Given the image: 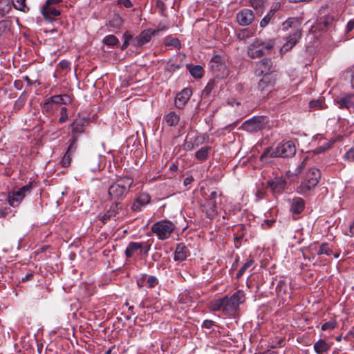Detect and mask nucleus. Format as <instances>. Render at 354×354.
Here are the masks:
<instances>
[{
  "label": "nucleus",
  "mask_w": 354,
  "mask_h": 354,
  "mask_svg": "<svg viewBox=\"0 0 354 354\" xmlns=\"http://www.w3.org/2000/svg\"><path fill=\"white\" fill-rule=\"evenodd\" d=\"M133 184V178L124 176L117 178L108 189V194L114 203H120L126 198Z\"/></svg>",
  "instance_id": "obj_1"
},
{
  "label": "nucleus",
  "mask_w": 354,
  "mask_h": 354,
  "mask_svg": "<svg viewBox=\"0 0 354 354\" xmlns=\"http://www.w3.org/2000/svg\"><path fill=\"white\" fill-rule=\"evenodd\" d=\"M296 153V147L292 141H287L279 143L274 149L267 147L260 157V160L266 161V159L270 158H290Z\"/></svg>",
  "instance_id": "obj_2"
},
{
  "label": "nucleus",
  "mask_w": 354,
  "mask_h": 354,
  "mask_svg": "<svg viewBox=\"0 0 354 354\" xmlns=\"http://www.w3.org/2000/svg\"><path fill=\"white\" fill-rule=\"evenodd\" d=\"M321 177V172L317 168H310L306 172L301 185L297 187V192L301 194H306L315 188Z\"/></svg>",
  "instance_id": "obj_3"
},
{
  "label": "nucleus",
  "mask_w": 354,
  "mask_h": 354,
  "mask_svg": "<svg viewBox=\"0 0 354 354\" xmlns=\"http://www.w3.org/2000/svg\"><path fill=\"white\" fill-rule=\"evenodd\" d=\"M274 41L270 40L268 42H264L260 39H257L251 44L248 48V55L250 58L255 59L261 57L273 48Z\"/></svg>",
  "instance_id": "obj_4"
},
{
  "label": "nucleus",
  "mask_w": 354,
  "mask_h": 354,
  "mask_svg": "<svg viewBox=\"0 0 354 354\" xmlns=\"http://www.w3.org/2000/svg\"><path fill=\"white\" fill-rule=\"evenodd\" d=\"M244 130L250 132H257L271 127L269 120L266 116H255L245 121L242 125Z\"/></svg>",
  "instance_id": "obj_5"
},
{
  "label": "nucleus",
  "mask_w": 354,
  "mask_h": 354,
  "mask_svg": "<svg viewBox=\"0 0 354 354\" xmlns=\"http://www.w3.org/2000/svg\"><path fill=\"white\" fill-rule=\"evenodd\" d=\"M174 229L175 225L168 220L158 221L154 223L151 227V231L156 234L160 240H165L169 238Z\"/></svg>",
  "instance_id": "obj_6"
},
{
  "label": "nucleus",
  "mask_w": 354,
  "mask_h": 354,
  "mask_svg": "<svg viewBox=\"0 0 354 354\" xmlns=\"http://www.w3.org/2000/svg\"><path fill=\"white\" fill-rule=\"evenodd\" d=\"M209 66L212 75L216 78H225L229 75V70L220 55H216L212 57Z\"/></svg>",
  "instance_id": "obj_7"
},
{
  "label": "nucleus",
  "mask_w": 354,
  "mask_h": 354,
  "mask_svg": "<svg viewBox=\"0 0 354 354\" xmlns=\"http://www.w3.org/2000/svg\"><path fill=\"white\" fill-rule=\"evenodd\" d=\"M33 183L30 182L25 186L19 188L17 191H13L10 193L8 196V201L10 206L17 207L19 205V203L22 201L27 194L31 192L33 188Z\"/></svg>",
  "instance_id": "obj_8"
},
{
  "label": "nucleus",
  "mask_w": 354,
  "mask_h": 354,
  "mask_svg": "<svg viewBox=\"0 0 354 354\" xmlns=\"http://www.w3.org/2000/svg\"><path fill=\"white\" fill-rule=\"evenodd\" d=\"M155 32L151 29H147L141 32V33L132 39V46L135 47H140L150 41Z\"/></svg>",
  "instance_id": "obj_9"
},
{
  "label": "nucleus",
  "mask_w": 354,
  "mask_h": 354,
  "mask_svg": "<svg viewBox=\"0 0 354 354\" xmlns=\"http://www.w3.org/2000/svg\"><path fill=\"white\" fill-rule=\"evenodd\" d=\"M302 35L301 30H295L289 37H288L287 41L283 45L281 48V53H285L290 50L301 39Z\"/></svg>",
  "instance_id": "obj_10"
},
{
  "label": "nucleus",
  "mask_w": 354,
  "mask_h": 354,
  "mask_svg": "<svg viewBox=\"0 0 354 354\" xmlns=\"http://www.w3.org/2000/svg\"><path fill=\"white\" fill-rule=\"evenodd\" d=\"M192 95V91L189 88H185L183 89L180 93H178L175 98V106L178 109H183L186 103L190 99Z\"/></svg>",
  "instance_id": "obj_11"
},
{
  "label": "nucleus",
  "mask_w": 354,
  "mask_h": 354,
  "mask_svg": "<svg viewBox=\"0 0 354 354\" xmlns=\"http://www.w3.org/2000/svg\"><path fill=\"white\" fill-rule=\"evenodd\" d=\"M254 19L253 12L249 9H243L236 15L237 22L241 26H248L250 24Z\"/></svg>",
  "instance_id": "obj_12"
},
{
  "label": "nucleus",
  "mask_w": 354,
  "mask_h": 354,
  "mask_svg": "<svg viewBox=\"0 0 354 354\" xmlns=\"http://www.w3.org/2000/svg\"><path fill=\"white\" fill-rule=\"evenodd\" d=\"M272 62L269 58H264L259 61L256 67V73L258 75H266L271 72Z\"/></svg>",
  "instance_id": "obj_13"
},
{
  "label": "nucleus",
  "mask_w": 354,
  "mask_h": 354,
  "mask_svg": "<svg viewBox=\"0 0 354 354\" xmlns=\"http://www.w3.org/2000/svg\"><path fill=\"white\" fill-rule=\"evenodd\" d=\"M337 103L341 109L345 108L349 111L353 110L354 111V93L344 95L337 100Z\"/></svg>",
  "instance_id": "obj_14"
},
{
  "label": "nucleus",
  "mask_w": 354,
  "mask_h": 354,
  "mask_svg": "<svg viewBox=\"0 0 354 354\" xmlns=\"http://www.w3.org/2000/svg\"><path fill=\"white\" fill-rule=\"evenodd\" d=\"M268 184L273 192L281 193L285 189L286 181L282 177H277L269 180Z\"/></svg>",
  "instance_id": "obj_15"
},
{
  "label": "nucleus",
  "mask_w": 354,
  "mask_h": 354,
  "mask_svg": "<svg viewBox=\"0 0 354 354\" xmlns=\"http://www.w3.org/2000/svg\"><path fill=\"white\" fill-rule=\"evenodd\" d=\"M223 313L227 315H234L239 310V306L235 301L232 300L231 297H224Z\"/></svg>",
  "instance_id": "obj_16"
},
{
  "label": "nucleus",
  "mask_w": 354,
  "mask_h": 354,
  "mask_svg": "<svg viewBox=\"0 0 354 354\" xmlns=\"http://www.w3.org/2000/svg\"><path fill=\"white\" fill-rule=\"evenodd\" d=\"M189 254V252L184 243L177 245L174 252V260L177 261H183L186 259Z\"/></svg>",
  "instance_id": "obj_17"
},
{
  "label": "nucleus",
  "mask_w": 354,
  "mask_h": 354,
  "mask_svg": "<svg viewBox=\"0 0 354 354\" xmlns=\"http://www.w3.org/2000/svg\"><path fill=\"white\" fill-rule=\"evenodd\" d=\"M41 12L44 18L49 21L52 19V17L60 15V11L55 8L54 6L49 5L46 6V3L42 6Z\"/></svg>",
  "instance_id": "obj_18"
},
{
  "label": "nucleus",
  "mask_w": 354,
  "mask_h": 354,
  "mask_svg": "<svg viewBox=\"0 0 354 354\" xmlns=\"http://www.w3.org/2000/svg\"><path fill=\"white\" fill-rule=\"evenodd\" d=\"M122 208V204L120 203H113L109 209L102 216V221L105 223L111 218L115 216L118 213V210Z\"/></svg>",
  "instance_id": "obj_19"
},
{
  "label": "nucleus",
  "mask_w": 354,
  "mask_h": 354,
  "mask_svg": "<svg viewBox=\"0 0 354 354\" xmlns=\"http://www.w3.org/2000/svg\"><path fill=\"white\" fill-rule=\"evenodd\" d=\"M88 124V120L85 118H76L73 124L72 132L73 133H81L84 132V127Z\"/></svg>",
  "instance_id": "obj_20"
},
{
  "label": "nucleus",
  "mask_w": 354,
  "mask_h": 354,
  "mask_svg": "<svg viewBox=\"0 0 354 354\" xmlns=\"http://www.w3.org/2000/svg\"><path fill=\"white\" fill-rule=\"evenodd\" d=\"M64 97L68 98V96L66 95H53V96H51V97L47 98L45 100V102L44 104V109H50V106L52 104H66V102L64 101Z\"/></svg>",
  "instance_id": "obj_21"
},
{
  "label": "nucleus",
  "mask_w": 354,
  "mask_h": 354,
  "mask_svg": "<svg viewBox=\"0 0 354 354\" xmlns=\"http://www.w3.org/2000/svg\"><path fill=\"white\" fill-rule=\"evenodd\" d=\"M304 201L301 198H294L291 201L290 211L294 214H300L304 209Z\"/></svg>",
  "instance_id": "obj_22"
},
{
  "label": "nucleus",
  "mask_w": 354,
  "mask_h": 354,
  "mask_svg": "<svg viewBox=\"0 0 354 354\" xmlns=\"http://www.w3.org/2000/svg\"><path fill=\"white\" fill-rule=\"evenodd\" d=\"M100 156L95 155L89 158L86 161V167L92 171L100 170Z\"/></svg>",
  "instance_id": "obj_23"
},
{
  "label": "nucleus",
  "mask_w": 354,
  "mask_h": 354,
  "mask_svg": "<svg viewBox=\"0 0 354 354\" xmlns=\"http://www.w3.org/2000/svg\"><path fill=\"white\" fill-rule=\"evenodd\" d=\"M122 24L123 19L122 17L118 14H114L109 20L106 26L114 30H120Z\"/></svg>",
  "instance_id": "obj_24"
},
{
  "label": "nucleus",
  "mask_w": 354,
  "mask_h": 354,
  "mask_svg": "<svg viewBox=\"0 0 354 354\" xmlns=\"http://www.w3.org/2000/svg\"><path fill=\"white\" fill-rule=\"evenodd\" d=\"M12 21L10 19L0 21V38L6 37L10 32Z\"/></svg>",
  "instance_id": "obj_25"
},
{
  "label": "nucleus",
  "mask_w": 354,
  "mask_h": 354,
  "mask_svg": "<svg viewBox=\"0 0 354 354\" xmlns=\"http://www.w3.org/2000/svg\"><path fill=\"white\" fill-rule=\"evenodd\" d=\"M206 207L207 216L210 219L215 218L218 214L216 201H207Z\"/></svg>",
  "instance_id": "obj_26"
},
{
  "label": "nucleus",
  "mask_w": 354,
  "mask_h": 354,
  "mask_svg": "<svg viewBox=\"0 0 354 354\" xmlns=\"http://www.w3.org/2000/svg\"><path fill=\"white\" fill-rule=\"evenodd\" d=\"M211 149L212 147L209 146H205L201 147L196 152V158L201 162L206 160L208 158L209 152Z\"/></svg>",
  "instance_id": "obj_27"
},
{
  "label": "nucleus",
  "mask_w": 354,
  "mask_h": 354,
  "mask_svg": "<svg viewBox=\"0 0 354 354\" xmlns=\"http://www.w3.org/2000/svg\"><path fill=\"white\" fill-rule=\"evenodd\" d=\"M142 248V243L130 242L125 250L127 257H131L135 252Z\"/></svg>",
  "instance_id": "obj_28"
},
{
  "label": "nucleus",
  "mask_w": 354,
  "mask_h": 354,
  "mask_svg": "<svg viewBox=\"0 0 354 354\" xmlns=\"http://www.w3.org/2000/svg\"><path fill=\"white\" fill-rule=\"evenodd\" d=\"M179 120L180 116L174 111L169 113L165 117L166 123L170 127L176 126L178 123Z\"/></svg>",
  "instance_id": "obj_29"
},
{
  "label": "nucleus",
  "mask_w": 354,
  "mask_h": 354,
  "mask_svg": "<svg viewBox=\"0 0 354 354\" xmlns=\"http://www.w3.org/2000/svg\"><path fill=\"white\" fill-rule=\"evenodd\" d=\"M329 348L330 346L323 339L318 340L314 344V349L319 354L328 351Z\"/></svg>",
  "instance_id": "obj_30"
},
{
  "label": "nucleus",
  "mask_w": 354,
  "mask_h": 354,
  "mask_svg": "<svg viewBox=\"0 0 354 354\" xmlns=\"http://www.w3.org/2000/svg\"><path fill=\"white\" fill-rule=\"evenodd\" d=\"M187 68L189 69L190 74L194 78L199 79L203 77L204 71L202 66L199 65H196L194 66H187Z\"/></svg>",
  "instance_id": "obj_31"
},
{
  "label": "nucleus",
  "mask_w": 354,
  "mask_h": 354,
  "mask_svg": "<svg viewBox=\"0 0 354 354\" xmlns=\"http://www.w3.org/2000/svg\"><path fill=\"white\" fill-rule=\"evenodd\" d=\"M12 9L10 0H0V16L3 17L8 14Z\"/></svg>",
  "instance_id": "obj_32"
},
{
  "label": "nucleus",
  "mask_w": 354,
  "mask_h": 354,
  "mask_svg": "<svg viewBox=\"0 0 354 354\" xmlns=\"http://www.w3.org/2000/svg\"><path fill=\"white\" fill-rule=\"evenodd\" d=\"M254 35V32L252 30H250L249 28H244L241 30L237 33V38L239 41H246L248 39L252 37Z\"/></svg>",
  "instance_id": "obj_33"
},
{
  "label": "nucleus",
  "mask_w": 354,
  "mask_h": 354,
  "mask_svg": "<svg viewBox=\"0 0 354 354\" xmlns=\"http://www.w3.org/2000/svg\"><path fill=\"white\" fill-rule=\"evenodd\" d=\"M224 297L212 301L210 304L211 310L213 311L222 310L224 308Z\"/></svg>",
  "instance_id": "obj_34"
},
{
  "label": "nucleus",
  "mask_w": 354,
  "mask_h": 354,
  "mask_svg": "<svg viewBox=\"0 0 354 354\" xmlns=\"http://www.w3.org/2000/svg\"><path fill=\"white\" fill-rule=\"evenodd\" d=\"M14 8L16 10L28 12L29 8L26 5V0H12Z\"/></svg>",
  "instance_id": "obj_35"
},
{
  "label": "nucleus",
  "mask_w": 354,
  "mask_h": 354,
  "mask_svg": "<svg viewBox=\"0 0 354 354\" xmlns=\"http://www.w3.org/2000/svg\"><path fill=\"white\" fill-rule=\"evenodd\" d=\"M165 44L167 46H174L177 49H180L181 48L180 40L176 37H166L165 39Z\"/></svg>",
  "instance_id": "obj_36"
},
{
  "label": "nucleus",
  "mask_w": 354,
  "mask_h": 354,
  "mask_svg": "<svg viewBox=\"0 0 354 354\" xmlns=\"http://www.w3.org/2000/svg\"><path fill=\"white\" fill-rule=\"evenodd\" d=\"M309 106H310V109H313L315 110L324 109L326 108L324 100L321 98H319L317 100H311L309 102Z\"/></svg>",
  "instance_id": "obj_37"
},
{
  "label": "nucleus",
  "mask_w": 354,
  "mask_h": 354,
  "mask_svg": "<svg viewBox=\"0 0 354 354\" xmlns=\"http://www.w3.org/2000/svg\"><path fill=\"white\" fill-rule=\"evenodd\" d=\"M277 10V8H274V9H271L267 15L261 19L260 22V26L262 28L266 27L270 21L271 19L274 15V12Z\"/></svg>",
  "instance_id": "obj_38"
},
{
  "label": "nucleus",
  "mask_w": 354,
  "mask_h": 354,
  "mask_svg": "<svg viewBox=\"0 0 354 354\" xmlns=\"http://www.w3.org/2000/svg\"><path fill=\"white\" fill-rule=\"evenodd\" d=\"M103 43L109 46H115L119 44V40L115 36L110 35L103 39Z\"/></svg>",
  "instance_id": "obj_39"
},
{
  "label": "nucleus",
  "mask_w": 354,
  "mask_h": 354,
  "mask_svg": "<svg viewBox=\"0 0 354 354\" xmlns=\"http://www.w3.org/2000/svg\"><path fill=\"white\" fill-rule=\"evenodd\" d=\"M230 297L233 301H235V303L237 304L238 306H239L241 304L243 303L245 300L244 293L241 290L236 292Z\"/></svg>",
  "instance_id": "obj_40"
},
{
  "label": "nucleus",
  "mask_w": 354,
  "mask_h": 354,
  "mask_svg": "<svg viewBox=\"0 0 354 354\" xmlns=\"http://www.w3.org/2000/svg\"><path fill=\"white\" fill-rule=\"evenodd\" d=\"M254 261L253 259H250L247 262H245L243 266L240 268V270L238 271L236 274V278L239 279L245 272L247 269L252 266L254 264Z\"/></svg>",
  "instance_id": "obj_41"
},
{
  "label": "nucleus",
  "mask_w": 354,
  "mask_h": 354,
  "mask_svg": "<svg viewBox=\"0 0 354 354\" xmlns=\"http://www.w3.org/2000/svg\"><path fill=\"white\" fill-rule=\"evenodd\" d=\"M300 21L297 18L290 17L283 23V29L287 30L295 24H299Z\"/></svg>",
  "instance_id": "obj_42"
},
{
  "label": "nucleus",
  "mask_w": 354,
  "mask_h": 354,
  "mask_svg": "<svg viewBox=\"0 0 354 354\" xmlns=\"http://www.w3.org/2000/svg\"><path fill=\"white\" fill-rule=\"evenodd\" d=\"M151 197L147 194H141L137 198L136 201L141 204L143 207L145 206L147 204H148L150 202Z\"/></svg>",
  "instance_id": "obj_43"
},
{
  "label": "nucleus",
  "mask_w": 354,
  "mask_h": 354,
  "mask_svg": "<svg viewBox=\"0 0 354 354\" xmlns=\"http://www.w3.org/2000/svg\"><path fill=\"white\" fill-rule=\"evenodd\" d=\"M333 251L328 248V243H324L320 245L319 250L317 252L318 254H326L328 256L331 255Z\"/></svg>",
  "instance_id": "obj_44"
},
{
  "label": "nucleus",
  "mask_w": 354,
  "mask_h": 354,
  "mask_svg": "<svg viewBox=\"0 0 354 354\" xmlns=\"http://www.w3.org/2000/svg\"><path fill=\"white\" fill-rule=\"evenodd\" d=\"M77 137L73 136L71 140V142L68 147L66 152H68L71 154L74 153L77 149Z\"/></svg>",
  "instance_id": "obj_45"
},
{
  "label": "nucleus",
  "mask_w": 354,
  "mask_h": 354,
  "mask_svg": "<svg viewBox=\"0 0 354 354\" xmlns=\"http://www.w3.org/2000/svg\"><path fill=\"white\" fill-rule=\"evenodd\" d=\"M71 153L66 152L61 160V165L64 167H67L70 165L71 161Z\"/></svg>",
  "instance_id": "obj_46"
},
{
  "label": "nucleus",
  "mask_w": 354,
  "mask_h": 354,
  "mask_svg": "<svg viewBox=\"0 0 354 354\" xmlns=\"http://www.w3.org/2000/svg\"><path fill=\"white\" fill-rule=\"evenodd\" d=\"M250 5L255 10H261L264 7V1L263 0H250Z\"/></svg>",
  "instance_id": "obj_47"
},
{
  "label": "nucleus",
  "mask_w": 354,
  "mask_h": 354,
  "mask_svg": "<svg viewBox=\"0 0 354 354\" xmlns=\"http://www.w3.org/2000/svg\"><path fill=\"white\" fill-rule=\"evenodd\" d=\"M333 21H334V17L333 16L328 15V16H326V17H324V19H323L321 21L320 24H323L325 28H327L333 24Z\"/></svg>",
  "instance_id": "obj_48"
},
{
  "label": "nucleus",
  "mask_w": 354,
  "mask_h": 354,
  "mask_svg": "<svg viewBox=\"0 0 354 354\" xmlns=\"http://www.w3.org/2000/svg\"><path fill=\"white\" fill-rule=\"evenodd\" d=\"M158 282L157 278L154 276H149L147 279V284L150 288L155 287L158 284Z\"/></svg>",
  "instance_id": "obj_49"
},
{
  "label": "nucleus",
  "mask_w": 354,
  "mask_h": 354,
  "mask_svg": "<svg viewBox=\"0 0 354 354\" xmlns=\"http://www.w3.org/2000/svg\"><path fill=\"white\" fill-rule=\"evenodd\" d=\"M344 158L349 162L354 161V147H351L344 156Z\"/></svg>",
  "instance_id": "obj_50"
},
{
  "label": "nucleus",
  "mask_w": 354,
  "mask_h": 354,
  "mask_svg": "<svg viewBox=\"0 0 354 354\" xmlns=\"http://www.w3.org/2000/svg\"><path fill=\"white\" fill-rule=\"evenodd\" d=\"M336 326V323L333 321H330L328 322H325L322 326V330H331L333 329Z\"/></svg>",
  "instance_id": "obj_51"
},
{
  "label": "nucleus",
  "mask_w": 354,
  "mask_h": 354,
  "mask_svg": "<svg viewBox=\"0 0 354 354\" xmlns=\"http://www.w3.org/2000/svg\"><path fill=\"white\" fill-rule=\"evenodd\" d=\"M60 113H61V117L59 120V123H63L64 122H66L68 119V115H67V109L66 107H62L61 109V111H60Z\"/></svg>",
  "instance_id": "obj_52"
},
{
  "label": "nucleus",
  "mask_w": 354,
  "mask_h": 354,
  "mask_svg": "<svg viewBox=\"0 0 354 354\" xmlns=\"http://www.w3.org/2000/svg\"><path fill=\"white\" fill-rule=\"evenodd\" d=\"M269 86L270 84L266 78L261 79L258 84V88L261 91L267 89Z\"/></svg>",
  "instance_id": "obj_53"
},
{
  "label": "nucleus",
  "mask_w": 354,
  "mask_h": 354,
  "mask_svg": "<svg viewBox=\"0 0 354 354\" xmlns=\"http://www.w3.org/2000/svg\"><path fill=\"white\" fill-rule=\"evenodd\" d=\"M196 145L194 142H192L191 141L186 140L183 145V149L186 151H191L196 147Z\"/></svg>",
  "instance_id": "obj_54"
},
{
  "label": "nucleus",
  "mask_w": 354,
  "mask_h": 354,
  "mask_svg": "<svg viewBox=\"0 0 354 354\" xmlns=\"http://www.w3.org/2000/svg\"><path fill=\"white\" fill-rule=\"evenodd\" d=\"M214 87V82H209L207 86H205V89L203 90V94L209 95L212 90Z\"/></svg>",
  "instance_id": "obj_55"
},
{
  "label": "nucleus",
  "mask_w": 354,
  "mask_h": 354,
  "mask_svg": "<svg viewBox=\"0 0 354 354\" xmlns=\"http://www.w3.org/2000/svg\"><path fill=\"white\" fill-rule=\"evenodd\" d=\"M156 7L159 9L162 15H163L165 10V5L161 0H157L156 2Z\"/></svg>",
  "instance_id": "obj_56"
},
{
  "label": "nucleus",
  "mask_w": 354,
  "mask_h": 354,
  "mask_svg": "<svg viewBox=\"0 0 354 354\" xmlns=\"http://www.w3.org/2000/svg\"><path fill=\"white\" fill-rule=\"evenodd\" d=\"M330 146H331V145L330 143H326L324 145H322V146H321L319 147H317L315 149V152L317 153H318L324 152L326 150L328 149L330 147Z\"/></svg>",
  "instance_id": "obj_57"
},
{
  "label": "nucleus",
  "mask_w": 354,
  "mask_h": 354,
  "mask_svg": "<svg viewBox=\"0 0 354 354\" xmlns=\"http://www.w3.org/2000/svg\"><path fill=\"white\" fill-rule=\"evenodd\" d=\"M142 207L143 206L141 205V204H140V203L136 200V201L133 203L131 206V209L133 212H140L141 211Z\"/></svg>",
  "instance_id": "obj_58"
},
{
  "label": "nucleus",
  "mask_w": 354,
  "mask_h": 354,
  "mask_svg": "<svg viewBox=\"0 0 354 354\" xmlns=\"http://www.w3.org/2000/svg\"><path fill=\"white\" fill-rule=\"evenodd\" d=\"M59 66L62 69L67 70L70 68V62L67 60L64 59L59 63Z\"/></svg>",
  "instance_id": "obj_59"
},
{
  "label": "nucleus",
  "mask_w": 354,
  "mask_h": 354,
  "mask_svg": "<svg viewBox=\"0 0 354 354\" xmlns=\"http://www.w3.org/2000/svg\"><path fill=\"white\" fill-rule=\"evenodd\" d=\"M118 3L120 5L124 6L127 8H129L133 6L130 0H118Z\"/></svg>",
  "instance_id": "obj_60"
},
{
  "label": "nucleus",
  "mask_w": 354,
  "mask_h": 354,
  "mask_svg": "<svg viewBox=\"0 0 354 354\" xmlns=\"http://www.w3.org/2000/svg\"><path fill=\"white\" fill-rule=\"evenodd\" d=\"M8 208L6 207H0V218L6 217L8 214Z\"/></svg>",
  "instance_id": "obj_61"
},
{
  "label": "nucleus",
  "mask_w": 354,
  "mask_h": 354,
  "mask_svg": "<svg viewBox=\"0 0 354 354\" xmlns=\"http://www.w3.org/2000/svg\"><path fill=\"white\" fill-rule=\"evenodd\" d=\"M205 141V137L203 136H197L195 140H194V143L196 145V146H198L199 145L201 144H203Z\"/></svg>",
  "instance_id": "obj_62"
},
{
  "label": "nucleus",
  "mask_w": 354,
  "mask_h": 354,
  "mask_svg": "<svg viewBox=\"0 0 354 354\" xmlns=\"http://www.w3.org/2000/svg\"><path fill=\"white\" fill-rule=\"evenodd\" d=\"M214 325V322L212 320H205L203 323V327L206 328H211L212 326Z\"/></svg>",
  "instance_id": "obj_63"
},
{
  "label": "nucleus",
  "mask_w": 354,
  "mask_h": 354,
  "mask_svg": "<svg viewBox=\"0 0 354 354\" xmlns=\"http://www.w3.org/2000/svg\"><path fill=\"white\" fill-rule=\"evenodd\" d=\"M354 28V20H350L346 25V32H349Z\"/></svg>",
  "instance_id": "obj_64"
}]
</instances>
